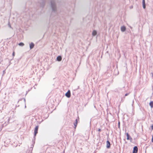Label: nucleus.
<instances>
[{
  "label": "nucleus",
  "instance_id": "nucleus-5",
  "mask_svg": "<svg viewBox=\"0 0 153 153\" xmlns=\"http://www.w3.org/2000/svg\"><path fill=\"white\" fill-rule=\"evenodd\" d=\"M97 31L95 30H94L92 32V34L93 36H94L97 34Z\"/></svg>",
  "mask_w": 153,
  "mask_h": 153
},
{
  "label": "nucleus",
  "instance_id": "nucleus-7",
  "mask_svg": "<svg viewBox=\"0 0 153 153\" xmlns=\"http://www.w3.org/2000/svg\"><path fill=\"white\" fill-rule=\"evenodd\" d=\"M126 30V28L124 26H122L121 27V30L122 32H123L125 31Z\"/></svg>",
  "mask_w": 153,
  "mask_h": 153
},
{
  "label": "nucleus",
  "instance_id": "nucleus-6",
  "mask_svg": "<svg viewBox=\"0 0 153 153\" xmlns=\"http://www.w3.org/2000/svg\"><path fill=\"white\" fill-rule=\"evenodd\" d=\"M126 135L127 136V140H132V138L130 136L129 134H128V133H126Z\"/></svg>",
  "mask_w": 153,
  "mask_h": 153
},
{
  "label": "nucleus",
  "instance_id": "nucleus-8",
  "mask_svg": "<svg viewBox=\"0 0 153 153\" xmlns=\"http://www.w3.org/2000/svg\"><path fill=\"white\" fill-rule=\"evenodd\" d=\"M106 143H107V146H106L107 148H109L110 147V143L109 142V141H107L106 142Z\"/></svg>",
  "mask_w": 153,
  "mask_h": 153
},
{
  "label": "nucleus",
  "instance_id": "nucleus-20",
  "mask_svg": "<svg viewBox=\"0 0 153 153\" xmlns=\"http://www.w3.org/2000/svg\"><path fill=\"white\" fill-rule=\"evenodd\" d=\"M3 74H5V70L3 71Z\"/></svg>",
  "mask_w": 153,
  "mask_h": 153
},
{
  "label": "nucleus",
  "instance_id": "nucleus-14",
  "mask_svg": "<svg viewBox=\"0 0 153 153\" xmlns=\"http://www.w3.org/2000/svg\"><path fill=\"white\" fill-rule=\"evenodd\" d=\"M145 4V0H142V5Z\"/></svg>",
  "mask_w": 153,
  "mask_h": 153
},
{
  "label": "nucleus",
  "instance_id": "nucleus-13",
  "mask_svg": "<svg viewBox=\"0 0 153 153\" xmlns=\"http://www.w3.org/2000/svg\"><path fill=\"white\" fill-rule=\"evenodd\" d=\"M24 45V44L23 43L21 42L19 44V45L21 46H23Z\"/></svg>",
  "mask_w": 153,
  "mask_h": 153
},
{
  "label": "nucleus",
  "instance_id": "nucleus-4",
  "mask_svg": "<svg viewBox=\"0 0 153 153\" xmlns=\"http://www.w3.org/2000/svg\"><path fill=\"white\" fill-rule=\"evenodd\" d=\"M65 96L68 98H69L70 97L71 94L70 90H68V91L66 93Z\"/></svg>",
  "mask_w": 153,
  "mask_h": 153
},
{
  "label": "nucleus",
  "instance_id": "nucleus-12",
  "mask_svg": "<svg viewBox=\"0 0 153 153\" xmlns=\"http://www.w3.org/2000/svg\"><path fill=\"white\" fill-rule=\"evenodd\" d=\"M77 120L76 119V120L75 123H74V126H75V128H76V127L77 125Z\"/></svg>",
  "mask_w": 153,
  "mask_h": 153
},
{
  "label": "nucleus",
  "instance_id": "nucleus-1",
  "mask_svg": "<svg viewBox=\"0 0 153 153\" xmlns=\"http://www.w3.org/2000/svg\"><path fill=\"white\" fill-rule=\"evenodd\" d=\"M50 7L52 12L55 13L57 11V7L54 0H51L50 3Z\"/></svg>",
  "mask_w": 153,
  "mask_h": 153
},
{
  "label": "nucleus",
  "instance_id": "nucleus-15",
  "mask_svg": "<svg viewBox=\"0 0 153 153\" xmlns=\"http://www.w3.org/2000/svg\"><path fill=\"white\" fill-rule=\"evenodd\" d=\"M8 27L10 28H11L12 27H11V25L10 24V23L9 22L8 23Z\"/></svg>",
  "mask_w": 153,
  "mask_h": 153
},
{
  "label": "nucleus",
  "instance_id": "nucleus-18",
  "mask_svg": "<svg viewBox=\"0 0 153 153\" xmlns=\"http://www.w3.org/2000/svg\"><path fill=\"white\" fill-rule=\"evenodd\" d=\"M13 56H14L15 55V53L14 52H13L12 54Z\"/></svg>",
  "mask_w": 153,
  "mask_h": 153
},
{
  "label": "nucleus",
  "instance_id": "nucleus-9",
  "mask_svg": "<svg viewBox=\"0 0 153 153\" xmlns=\"http://www.w3.org/2000/svg\"><path fill=\"white\" fill-rule=\"evenodd\" d=\"M34 44L32 42L30 43V49H32L34 47Z\"/></svg>",
  "mask_w": 153,
  "mask_h": 153
},
{
  "label": "nucleus",
  "instance_id": "nucleus-11",
  "mask_svg": "<svg viewBox=\"0 0 153 153\" xmlns=\"http://www.w3.org/2000/svg\"><path fill=\"white\" fill-rule=\"evenodd\" d=\"M149 105L151 108H153V101H151Z\"/></svg>",
  "mask_w": 153,
  "mask_h": 153
},
{
  "label": "nucleus",
  "instance_id": "nucleus-16",
  "mask_svg": "<svg viewBox=\"0 0 153 153\" xmlns=\"http://www.w3.org/2000/svg\"><path fill=\"white\" fill-rule=\"evenodd\" d=\"M143 7L144 9H145L146 8L145 4L143 5Z\"/></svg>",
  "mask_w": 153,
  "mask_h": 153
},
{
  "label": "nucleus",
  "instance_id": "nucleus-3",
  "mask_svg": "<svg viewBox=\"0 0 153 153\" xmlns=\"http://www.w3.org/2000/svg\"><path fill=\"white\" fill-rule=\"evenodd\" d=\"M138 151V148L137 146H134L133 148V153H137Z\"/></svg>",
  "mask_w": 153,
  "mask_h": 153
},
{
  "label": "nucleus",
  "instance_id": "nucleus-19",
  "mask_svg": "<svg viewBox=\"0 0 153 153\" xmlns=\"http://www.w3.org/2000/svg\"><path fill=\"white\" fill-rule=\"evenodd\" d=\"M129 94L128 93L126 94L125 95V96H127Z\"/></svg>",
  "mask_w": 153,
  "mask_h": 153
},
{
  "label": "nucleus",
  "instance_id": "nucleus-21",
  "mask_svg": "<svg viewBox=\"0 0 153 153\" xmlns=\"http://www.w3.org/2000/svg\"><path fill=\"white\" fill-rule=\"evenodd\" d=\"M101 131V129H99V130H98V131Z\"/></svg>",
  "mask_w": 153,
  "mask_h": 153
},
{
  "label": "nucleus",
  "instance_id": "nucleus-22",
  "mask_svg": "<svg viewBox=\"0 0 153 153\" xmlns=\"http://www.w3.org/2000/svg\"><path fill=\"white\" fill-rule=\"evenodd\" d=\"M130 27L131 28H132V27Z\"/></svg>",
  "mask_w": 153,
  "mask_h": 153
},
{
  "label": "nucleus",
  "instance_id": "nucleus-2",
  "mask_svg": "<svg viewBox=\"0 0 153 153\" xmlns=\"http://www.w3.org/2000/svg\"><path fill=\"white\" fill-rule=\"evenodd\" d=\"M38 126H37L34 129V136H35L38 133Z\"/></svg>",
  "mask_w": 153,
  "mask_h": 153
},
{
  "label": "nucleus",
  "instance_id": "nucleus-17",
  "mask_svg": "<svg viewBox=\"0 0 153 153\" xmlns=\"http://www.w3.org/2000/svg\"><path fill=\"white\" fill-rule=\"evenodd\" d=\"M151 128H152V130H153V125H152L151 126Z\"/></svg>",
  "mask_w": 153,
  "mask_h": 153
},
{
  "label": "nucleus",
  "instance_id": "nucleus-10",
  "mask_svg": "<svg viewBox=\"0 0 153 153\" xmlns=\"http://www.w3.org/2000/svg\"><path fill=\"white\" fill-rule=\"evenodd\" d=\"M57 60L59 61H60L62 60V57L60 56H59L56 58Z\"/></svg>",
  "mask_w": 153,
  "mask_h": 153
}]
</instances>
